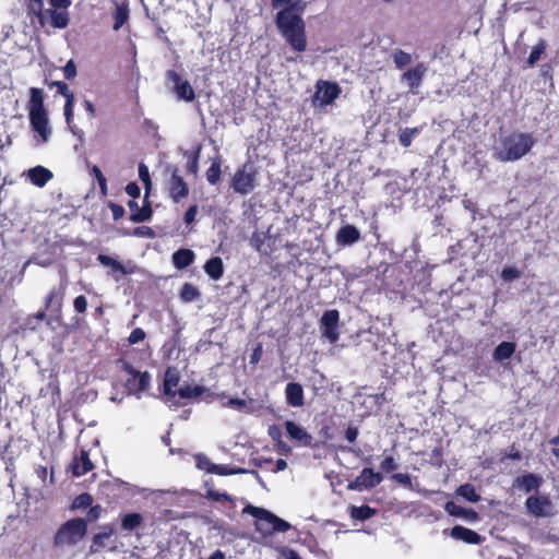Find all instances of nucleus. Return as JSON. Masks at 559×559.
<instances>
[{
  "mask_svg": "<svg viewBox=\"0 0 559 559\" xmlns=\"http://www.w3.org/2000/svg\"><path fill=\"white\" fill-rule=\"evenodd\" d=\"M243 512L251 514L262 524L265 523L267 525L266 530L270 532L285 533L290 528V524L288 522L263 508L247 506L243 509Z\"/></svg>",
  "mask_w": 559,
  "mask_h": 559,
  "instance_id": "obj_5",
  "label": "nucleus"
},
{
  "mask_svg": "<svg viewBox=\"0 0 559 559\" xmlns=\"http://www.w3.org/2000/svg\"><path fill=\"white\" fill-rule=\"evenodd\" d=\"M87 534L83 518H73L62 523L53 535L56 548L73 547Z\"/></svg>",
  "mask_w": 559,
  "mask_h": 559,
  "instance_id": "obj_4",
  "label": "nucleus"
},
{
  "mask_svg": "<svg viewBox=\"0 0 559 559\" xmlns=\"http://www.w3.org/2000/svg\"><path fill=\"white\" fill-rule=\"evenodd\" d=\"M273 9L282 8L275 15L276 27L286 43L297 52L307 49L306 24L301 0H271Z\"/></svg>",
  "mask_w": 559,
  "mask_h": 559,
  "instance_id": "obj_1",
  "label": "nucleus"
},
{
  "mask_svg": "<svg viewBox=\"0 0 559 559\" xmlns=\"http://www.w3.org/2000/svg\"><path fill=\"white\" fill-rule=\"evenodd\" d=\"M195 254L191 249H179L173 254V263L176 269L182 270L193 263Z\"/></svg>",
  "mask_w": 559,
  "mask_h": 559,
  "instance_id": "obj_28",
  "label": "nucleus"
},
{
  "mask_svg": "<svg viewBox=\"0 0 559 559\" xmlns=\"http://www.w3.org/2000/svg\"><path fill=\"white\" fill-rule=\"evenodd\" d=\"M263 355V346L261 343H257L255 346L252 349V353L250 355V364L257 365Z\"/></svg>",
  "mask_w": 559,
  "mask_h": 559,
  "instance_id": "obj_56",
  "label": "nucleus"
},
{
  "mask_svg": "<svg viewBox=\"0 0 559 559\" xmlns=\"http://www.w3.org/2000/svg\"><path fill=\"white\" fill-rule=\"evenodd\" d=\"M444 510L452 516L464 518L472 522L478 520V513L475 510L463 508L454 501H448L444 506Z\"/></svg>",
  "mask_w": 559,
  "mask_h": 559,
  "instance_id": "obj_27",
  "label": "nucleus"
},
{
  "mask_svg": "<svg viewBox=\"0 0 559 559\" xmlns=\"http://www.w3.org/2000/svg\"><path fill=\"white\" fill-rule=\"evenodd\" d=\"M52 173L44 166H35L27 171V177L33 185L43 188L52 178Z\"/></svg>",
  "mask_w": 559,
  "mask_h": 559,
  "instance_id": "obj_24",
  "label": "nucleus"
},
{
  "mask_svg": "<svg viewBox=\"0 0 559 559\" xmlns=\"http://www.w3.org/2000/svg\"><path fill=\"white\" fill-rule=\"evenodd\" d=\"M26 108L32 129L37 132L43 142H46L50 135L48 126V114L44 105V92L38 87L29 88V99Z\"/></svg>",
  "mask_w": 559,
  "mask_h": 559,
  "instance_id": "obj_2",
  "label": "nucleus"
},
{
  "mask_svg": "<svg viewBox=\"0 0 559 559\" xmlns=\"http://www.w3.org/2000/svg\"><path fill=\"white\" fill-rule=\"evenodd\" d=\"M211 473H214L216 475L226 476L231 474L230 471L226 468L224 465H212V467L209 469Z\"/></svg>",
  "mask_w": 559,
  "mask_h": 559,
  "instance_id": "obj_64",
  "label": "nucleus"
},
{
  "mask_svg": "<svg viewBox=\"0 0 559 559\" xmlns=\"http://www.w3.org/2000/svg\"><path fill=\"white\" fill-rule=\"evenodd\" d=\"M189 194V187L185 179L179 175L177 168L171 173L168 182V195L175 202L178 203Z\"/></svg>",
  "mask_w": 559,
  "mask_h": 559,
  "instance_id": "obj_13",
  "label": "nucleus"
},
{
  "mask_svg": "<svg viewBox=\"0 0 559 559\" xmlns=\"http://www.w3.org/2000/svg\"><path fill=\"white\" fill-rule=\"evenodd\" d=\"M50 86H56L57 92L62 95L66 100L70 98H74V94L69 90V86L63 81H53L50 83Z\"/></svg>",
  "mask_w": 559,
  "mask_h": 559,
  "instance_id": "obj_47",
  "label": "nucleus"
},
{
  "mask_svg": "<svg viewBox=\"0 0 559 559\" xmlns=\"http://www.w3.org/2000/svg\"><path fill=\"white\" fill-rule=\"evenodd\" d=\"M126 192L128 195H130L132 198V200H135L140 197L141 189L136 182L132 181L126 186Z\"/></svg>",
  "mask_w": 559,
  "mask_h": 559,
  "instance_id": "obj_61",
  "label": "nucleus"
},
{
  "mask_svg": "<svg viewBox=\"0 0 559 559\" xmlns=\"http://www.w3.org/2000/svg\"><path fill=\"white\" fill-rule=\"evenodd\" d=\"M287 437L301 445L311 447L312 445V436L307 432L302 427L297 425L295 421L287 420L284 424Z\"/></svg>",
  "mask_w": 559,
  "mask_h": 559,
  "instance_id": "obj_16",
  "label": "nucleus"
},
{
  "mask_svg": "<svg viewBox=\"0 0 559 559\" xmlns=\"http://www.w3.org/2000/svg\"><path fill=\"white\" fill-rule=\"evenodd\" d=\"M130 11L128 4H117L116 10L112 14L114 17V26L115 31L120 29L129 20Z\"/></svg>",
  "mask_w": 559,
  "mask_h": 559,
  "instance_id": "obj_32",
  "label": "nucleus"
},
{
  "mask_svg": "<svg viewBox=\"0 0 559 559\" xmlns=\"http://www.w3.org/2000/svg\"><path fill=\"white\" fill-rule=\"evenodd\" d=\"M166 78L169 82L174 84V91L178 98L183 99L186 102H192L195 98V93L187 80H182L180 74L175 70H168L166 73Z\"/></svg>",
  "mask_w": 559,
  "mask_h": 559,
  "instance_id": "obj_12",
  "label": "nucleus"
},
{
  "mask_svg": "<svg viewBox=\"0 0 559 559\" xmlns=\"http://www.w3.org/2000/svg\"><path fill=\"white\" fill-rule=\"evenodd\" d=\"M63 74L67 80H72L76 76V66L72 59L63 67Z\"/></svg>",
  "mask_w": 559,
  "mask_h": 559,
  "instance_id": "obj_55",
  "label": "nucleus"
},
{
  "mask_svg": "<svg viewBox=\"0 0 559 559\" xmlns=\"http://www.w3.org/2000/svg\"><path fill=\"white\" fill-rule=\"evenodd\" d=\"M98 261L105 266L112 267L115 271L123 272V265L119 261L115 260L109 255L99 254Z\"/></svg>",
  "mask_w": 559,
  "mask_h": 559,
  "instance_id": "obj_46",
  "label": "nucleus"
},
{
  "mask_svg": "<svg viewBox=\"0 0 559 559\" xmlns=\"http://www.w3.org/2000/svg\"><path fill=\"white\" fill-rule=\"evenodd\" d=\"M108 207L110 209V211L112 213L114 221H119L120 218H122L124 216V213H126L124 209L120 204L109 201Z\"/></svg>",
  "mask_w": 559,
  "mask_h": 559,
  "instance_id": "obj_53",
  "label": "nucleus"
},
{
  "mask_svg": "<svg viewBox=\"0 0 559 559\" xmlns=\"http://www.w3.org/2000/svg\"><path fill=\"white\" fill-rule=\"evenodd\" d=\"M44 0H31L27 5L28 14H33L38 19L41 27L45 26Z\"/></svg>",
  "mask_w": 559,
  "mask_h": 559,
  "instance_id": "obj_35",
  "label": "nucleus"
},
{
  "mask_svg": "<svg viewBox=\"0 0 559 559\" xmlns=\"http://www.w3.org/2000/svg\"><path fill=\"white\" fill-rule=\"evenodd\" d=\"M45 17H50V25L55 28H66L69 25L70 16L68 10L47 9L44 10Z\"/></svg>",
  "mask_w": 559,
  "mask_h": 559,
  "instance_id": "obj_26",
  "label": "nucleus"
},
{
  "mask_svg": "<svg viewBox=\"0 0 559 559\" xmlns=\"http://www.w3.org/2000/svg\"><path fill=\"white\" fill-rule=\"evenodd\" d=\"M520 276H521L520 271L513 266H507L501 272V277L508 282L518 280Z\"/></svg>",
  "mask_w": 559,
  "mask_h": 559,
  "instance_id": "obj_50",
  "label": "nucleus"
},
{
  "mask_svg": "<svg viewBox=\"0 0 559 559\" xmlns=\"http://www.w3.org/2000/svg\"><path fill=\"white\" fill-rule=\"evenodd\" d=\"M391 478L403 485L404 487H411L412 486V478L407 473H395L391 476Z\"/></svg>",
  "mask_w": 559,
  "mask_h": 559,
  "instance_id": "obj_54",
  "label": "nucleus"
},
{
  "mask_svg": "<svg viewBox=\"0 0 559 559\" xmlns=\"http://www.w3.org/2000/svg\"><path fill=\"white\" fill-rule=\"evenodd\" d=\"M286 403L290 407H302L305 405V394L302 385L298 382H289L285 388Z\"/></svg>",
  "mask_w": 559,
  "mask_h": 559,
  "instance_id": "obj_20",
  "label": "nucleus"
},
{
  "mask_svg": "<svg viewBox=\"0 0 559 559\" xmlns=\"http://www.w3.org/2000/svg\"><path fill=\"white\" fill-rule=\"evenodd\" d=\"M202 146L199 144L194 151L189 155L188 162H187V171L192 175H197L199 170V158L201 153Z\"/></svg>",
  "mask_w": 559,
  "mask_h": 559,
  "instance_id": "obj_42",
  "label": "nucleus"
},
{
  "mask_svg": "<svg viewBox=\"0 0 559 559\" xmlns=\"http://www.w3.org/2000/svg\"><path fill=\"white\" fill-rule=\"evenodd\" d=\"M341 92L337 83L320 80L317 83L314 99L319 100L320 106H328L340 96Z\"/></svg>",
  "mask_w": 559,
  "mask_h": 559,
  "instance_id": "obj_11",
  "label": "nucleus"
},
{
  "mask_svg": "<svg viewBox=\"0 0 559 559\" xmlns=\"http://www.w3.org/2000/svg\"><path fill=\"white\" fill-rule=\"evenodd\" d=\"M145 337H146L145 331L141 328H135L134 330H132V332L128 336V344L134 345L136 343L144 341Z\"/></svg>",
  "mask_w": 559,
  "mask_h": 559,
  "instance_id": "obj_48",
  "label": "nucleus"
},
{
  "mask_svg": "<svg viewBox=\"0 0 559 559\" xmlns=\"http://www.w3.org/2000/svg\"><path fill=\"white\" fill-rule=\"evenodd\" d=\"M456 493L469 502H478L480 500V496L476 492L475 487L468 483L459 486Z\"/></svg>",
  "mask_w": 559,
  "mask_h": 559,
  "instance_id": "obj_36",
  "label": "nucleus"
},
{
  "mask_svg": "<svg viewBox=\"0 0 559 559\" xmlns=\"http://www.w3.org/2000/svg\"><path fill=\"white\" fill-rule=\"evenodd\" d=\"M221 174H222V170H221V159L218 157H216L211 166L209 167V169L206 170V180L211 183V185H216L219 179H221Z\"/></svg>",
  "mask_w": 559,
  "mask_h": 559,
  "instance_id": "obj_39",
  "label": "nucleus"
},
{
  "mask_svg": "<svg viewBox=\"0 0 559 559\" xmlns=\"http://www.w3.org/2000/svg\"><path fill=\"white\" fill-rule=\"evenodd\" d=\"M197 214H198V205L197 204L190 205L183 215V222L187 225L192 224L195 221Z\"/></svg>",
  "mask_w": 559,
  "mask_h": 559,
  "instance_id": "obj_57",
  "label": "nucleus"
},
{
  "mask_svg": "<svg viewBox=\"0 0 559 559\" xmlns=\"http://www.w3.org/2000/svg\"><path fill=\"white\" fill-rule=\"evenodd\" d=\"M451 537L456 539V540H462L466 544H472V545H478L481 543V536L471 530V528H467L465 526H462V525H455L451 528V533H450Z\"/></svg>",
  "mask_w": 559,
  "mask_h": 559,
  "instance_id": "obj_21",
  "label": "nucleus"
},
{
  "mask_svg": "<svg viewBox=\"0 0 559 559\" xmlns=\"http://www.w3.org/2000/svg\"><path fill=\"white\" fill-rule=\"evenodd\" d=\"M546 50V43L545 40L540 39L531 50V53L527 58V64L528 67H533L540 57L545 53Z\"/></svg>",
  "mask_w": 559,
  "mask_h": 559,
  "instance_id": "obj_41",
  "label": "nucleus"
},
{
  "mask_svg": "<svg viewBox=\"0 0 559 559\" xmlns=\"http://www.w3.org/2000/svg\"><path fill=\"white\" fill-rule=\"evenodd\" d=\"M527 512L536 518L551 516L555 514V506L545 495L530 496L525 501Z\"/></svg>",
  "mask_w": 559,
  "mask_h": 559,
  "instance_id": "obj_9",
  "label": "nucleus"
},
{
  "mask_svg": "<svg viewBox=\"0 0 559 559\" xmlns=\"http://www.w3.org/2000/svg\"><path fill=\"white\" fill-rule=\"evenodd\" d=\"M224 405L241 411L247 407V401L239 397H230Z\"/></svg>",
  "mask_w": 559,
  "mask_h": 559,
  "instance_id": "obj_59",
  "label": "nucleus"
},
{
  "mask_svg": "<svg viewBox=\"0 0 559 559\" xmlns=\"http://www.w3.org/2000/svg\"><path fill=\"white\" fill-rule=\"evenodd\" d=\"M534 144L531 133L509 134L502 139V148L496 153V158L500 162L519 160L532 150Z\"/></svg>",
  "mask_w": 559,
  "mask_h": 559,
  "instance_id": "obj_3",
  "label": "nucleus"
},
{
  "mask_svg": "<svg viewBox=\"0 0 559 559\" xmlns=\"http://www.w3.org/2000/svg\"><path fill=\"white\" fill-rule=\"evenodd\" d=\"M68 286L67 276H64L58 287H53L50 289L48 295L45 298V308L49 309L55 307L57 310H60L62 307L63 298L66 295Z\"/></svg>",
  "mask_w": 559,
  "mask_h": 559,
  "instance_id": "obj_19",
  "label": "nucleus"
},
{
  "mask_svg": "<svg viewBox=\"0 0 559 559\" xmlns=\"http://www.w3.org/2000/svg\"><path fill=\"white\" fill-rule=\"evenodd\" d=\"M144 518L138 512L126 513L121 515V530L126 532H133L142 526Z\"/></svg>",
  "mask_w": 559,
  "mask_h": 559,
  "instance_id": "obj_29",
  "label": "nucleus"
},
{
  "mask_svg": "<svg viewBox=\"0 0 559 559\" xmlns=\"http://www.w3.org/2000/svg\"><path fill=\"white\" fill-rule=\"evenodd\" d=\"M104 512H105V509L100 504H92L88 508L85 518H83V520L85 521L87 531H88V523H94V522L98 521L102 518Z\"/></svg>",
  "mask_w": 559,
  "mask_h": 559,
  "instance_id": "obj_40",
  "label": "nucleus"
},
{
  "mask_svg": "<svg viewBox=\"0 0 559 559\" xmlns=\"http://www.w3.org/2000/svg\"><path fill=\"white\" fill-rule=\"evenodd\" d=\"M516 349V344L513 342H501L493 350L492 357L497 361H502L511 358Z\"/></svg>",
  "mask_w": 559,
  "mask_h": 559,
  "instance_id": "obj_31",
  "label": "nucleus"
},
{
  "mask_svg": "<svg viewBox=\"0 0 559 559\" xmlns=\"http://www.w3.org/2000/svg\"><path fill=\"white\" fill-rule=\"evenodd\" d=\"M417 133H418L417 128H405L399 134L400 144L404 147L411 146L413 139H414L415 134H417Z\"/></svg>",
  "mask_w": 559,
  "mask_h": 559,
  "instance_id": "obj_43",
  "label": "nucleus"
},
{
  "mask_svg": "<svg viewBox=\"0 0 559 559\" xmlns=\"http://www.w3.org/2000/svg\"><path fill=\"white\" fill-rule=\"evenodd\" d=\"M255 170L252 166L245 164L238 168L231 178L230 187L239 194L247 195L255 188Z\"/></svg>",
  "mask_w": 559,
  "mask_h": 559,
  "instance_id": "obj_6",
  "label": "nucleus"
},
{
  "mask_svg": "<svg viewBox=\"0 0 559 559\" xmlns=\"http://www.w3.org/2000/svg\"><path fill=\"white\" fill-rule=\"evenodd\" d=\"M399 464L396 463L395 459L391 455L385 456L382 462L380 463L381 471L385 473H391L397 469Z\"/></svg>",
  "mask_w": 559,
  "mask_h": 559,
  "instance_id": "obj_49",
  "label": "nucleus"
},
{
  "mask_svg": "<svg viewBox=\"0 0 559 559\" xmlns=\"http://www.w3.org/2000/svg\"><path fill=\"white\" fill-rule=\"evenodd\" d=\"M73 307H74V310L78 312V313H84L87 309V299L85 296L83 295H80L78 297L74 298L73 300Z\"/></svg>",
  "mask_w": 559,
  "mask_h": 559,
  "instance_id": "obj_52",
  "label": "nucleus"
},
{
  "mask_svg": "<svg viewBox=\"0 0 559 559\" xmlns=\"http://www.w3.org/2000/svg\"><path fill=\"white\" fill-rule=\"evenodd\" d=\"M73 105H74V98H70L66 100L64 104V117L67 123L70 126L73 120Z\"/></svg>",
  "mask_w": 559,
  "mask_h": 559,
  "instance_id": "obj_60",
  "label": "nucleus"
},
{
  "mask_svg": "<svg viewBox=\"0 0 559 559\" xmlns=\"http://www.w3.org/2000/svg\"><path fill=\"white\" fill-rule=\"evenodd\" d=\"M148 195L145 193L143 200V206H139L135 200H129L127 205L131 212L129 219L133 223H143L150 221L153 215V210L151 206V202L148 201Z\"/></svg>",
  "mask_w": 559,
  "mask_h": 559,
  "instance_id": "obj_14",
  "label": "nucleus"
},
{
  "mask_svg": "<svg viewBox=\"0 0 559 559\" xmlns=\"http://www.w3.org/2000/svg\"><path fill=\"white\" fill-rule=\"evenodd\" d=\"M139 177L144 185L145 193L150 194L152 189V181L148 167L144 163L139 164Z\"/></svg>",
  "mask_w": 559,
  "mask_h": 559,
  "instance_id": "obj_44",
  "label": "nucleus"
},
{
  "mask_svg": "<svg viewBox=\"0 0 559 559\" xmlns=\"http://www.w3.org/2000/svg\"><path fill=\"white\" fill-rule=\"evenodd\" d=\"M50 5L57 10H68L71 5V0H49Z\"/></svg>",
  "mask_w": 559,
  "mask_h": 559,
  "instance_id": "obj_62",
  "label": "nucleus"
},
{
  "mask_svg": "<svg viewBox=\"0 0 559 559\" xmlns=\"http://www.w3.org/2000/svg\"><path fill=\"white\" fill-rule=\"evenodd\" d=\"M205 391L206 389L202 385L186 384L176 391V396L179 399H193L201 396Z\"/></svg>",
  "mask_w": 559,
  "mask_h": 559,
  "instance_id": "obj_34",
  "label": "nucleus"
},
{
  "mask_svg": "<svg viewBox=\"0 0 559 559\" xmlns=\"http://www.w3.org/2000/svg\"><path fill=\"white\" fill-rule=\"evenodd\" d=\"M394 63L399 69L404 68L409 64L412 61V57L408 52H405L401 49H397L393 55Z\"/></svg>",
  "mask_w": 559,
  "mask_h": 559,
  "instance_id": "obj_45",
  "label": "nucleus"
},
{
  "mask_svg": "<svg viewBox=\"0 0 559 559\" xmlns=\"http://www.w3.org/2000/svg\"><path fill=\"white\" fill-rule=\"evenodd\" d=\"M115 534V526L112 523H106L99 527V532L93 535L90 546V552L96 554L102 551L107 546V542Z\"/></svg>",
  "mask_w": 559,
  "mask_h": 559,
  "instance_id": "obj_15",
  "label": "nucleus"
},
{
  "mask_svg": "<svg viewBox=\"0 0 559 559\" xmlns=\"http://www.w3.org/2000/svg\"><path fill=\"white\" fill-rule=\"evenodd\" d=\"M357 437H358V429H357V427L349 426L345 430V439L349 443H354L356 441Z\"/></svg>",
  "mask_w": 559,
  "mask_h": 559,
  "instance_id": "obj_63",
  "label": "nucleus"
},
{
  "mask_svg": "<svg viewBox=\"0 0 559 559\" xmlns=\"http://www.w3.org/2000/svg\"><path fill=\"white\" fill-rule=\"evenodd\" d=\"M340 312L336 309L326 310L320 320L322 335L329 340L330 343H336L340 337L338 333Z\"/></svg>",
  "mask_w": 559,
  "mask_h": 559,
  "instance_id": "obj_10",
  "label": "nucleus"
},
{
  "mask_svg": "<svg viewBox=\"0 0 559 559\" xmlns=\"http://www.w3.org/2000/svg\"><path fill=\"white\" fill-rule=\"evenodd\" d=\"M426 71L427 69L424 63H418L403 73L402 81L406 82L408 87L414 91L420 86Z\"/></svg>",
  "mask_w": 559,
  "mask_h": 559,
  "instance_id": "obj_22",
  "label": "nucleus"
},
{
  "mask_svg": "<svg viewBox=\"0 0 559 559\" xmlns=\"http://www.w3.org/2000/svg\"><path fill=\"white\" fill-rule=\"evenodd\" d=\"M133 236L153 238L155 236L153 229L148 226L135 227L132 231Z\"/></svg>",
  "mask_w": 559,
  "mask_h": 559,
  "instance_id": "obj_58",
  "label": "nucleus"
},
{
  "mask_svg": "<svg viewBox=\"0 0 559 559\" xmlns=\"http://www.w3.org/2000/svg\"><path fill=\"white\" fill-rule=\"evenodd\" d=\"M122 370L130 374V378L126 381V389L133 394H139L147 390L151 376L147 371L141 372L134 369L130 362H123Z\"/></svg>",
  "mask_w": 559,
  "mask_h": 559,
  "instance_id": "obj_7",
  "label": "nucleus"
},
{
  "mask_svg": "<svg viewBox=\"0 0 559 559\" xmlns=\"http://www.w3.org/2000/svg\"><path fill=\"white\" fill-rule=\"evenodd\" d=\"M360 239L359 230L350 224L342 226L336 234V242L340 246H352Z\"/></svg>",
  "mask_w": 559,
  "mask_h": 559,
  "instance_id": "obj_23",
  "label": "nucleus"
},
{
  "mask_svg": "<svg viewBox=\"0 0 559 559\" xmlns=\"http://www.w3.org/2000/svg\"><path fill=\"white\" fill-rule=\"evenodd\" d=\"M93 501H94V499L91 493L82 492L73 499L70 509L71 510L86 509L93 504Z\"/></svg>",
  "mask_w": 559,
  "mask_h": 559,
  "instance_id": "obj_38",
  "label": "nucleus"
},
{
  "mask_svg": "<svg viewBox=\"0 0 559 559\" xmlns=\"http://www.w3.org/2000/svg\"><path fill=\"white\" fill-rule=\"evenodd\" d=\"M376 513H377V510L367 504H364L360 507L350 506V508H349L350 518L354 520H358V521L369 520Z\"/></svg>",
  "mask_w": 559,
  "mask_h": 559,
  "instance_id": "obj_33",
  "label": "nucleus"
},
{
  "mask_svg": "<svg viewBox=\"0 0 559 559\" xmlns=\"http://www.w3.org/2000/svg\"><path fill=\"white\" fill-rule=\"evenodd\" d=\"M94 468V464L90 459L88 452L81 450L71 462L70 471L74 477H80Z\"/></svg>",
  "mask_w": 559,
  "mask_h": 559,
  "instance_id": "obj_17",
  "label": "nucleus"
},
{
  "mask_svg": "<svg viewBox=\"0 0 559 559\" xmlns=\"http://www.w3.org/2000/svg\"><path fill=\"white\" fill-rule=\"evenodd\" d=\"M383 480V476L379 472H374L370 467L361 469L359 475L352 481L348 483L347 489L355 491L370 490Z\"/></svg>",
  "mask_w": 559,
  "mask_h": 559,
  "instance_id": "obj_8",
  "label": "nucleus"
},
{
  "mask_svg": "<svg viewBox=\"0 0 559 559\" xmlns=\"http://www.w3.org/2000/svg\"><path fill=\"white\" fill-rule=\"evenodd\" d=\"M543 484V478L536 474L527 473L522 476H518L513 480V488L522 490L526 493L537 490Z\"/></svg>",
  "mask_w": 559,
  "mask_h": 559,
  "instance_id": "obj_18",
  "label": "nucleus"
},
{
  "mask_svg": "<svg viewBox=\"0 0 559 559\" xmlns=\"http://www.w3.org/2000/svg\"><path fill=\"white\" fill-rule=\"evenodd\" d=\"M180 378L178 372L173 368H167L164 382H163V393L170 399L176 397V386L179 384Z\"/></svg>",
  "mask_w": 559,
  "mask_h": 559,
  "instance_id": "obj_25",
  "label": "nucleus"
},
{
  "mask_svg": "<svg viewBox=\"0 0 559 559\" xmlns=\"http://www.w3.org/2000/svg\"><path fill=\"white\" fill-rule=\"evenodd\" d=\"M269 435L273 440H276L278 442V447L285 451L288 452L290 449L281 440V430L276 426H271L269 429Z\"/></svg>",
  "mask_w": 559,
  "mask_h": 559,
  "instance_id": "obj_51",
  "label": "nucleus"
},
{
  "mask_svg": "<svg viewBox=\"0 0 559 559\" xmlns=\"http://www.w3.org/2000/svg\"><path fill=\"white\" fill-rule=\"evenodd\" d=\"M199 297H200V292L198 290V288L194 285H192L190 283L183 284V286L181 287V290H180V298L182 301L192 302L195 299H198Z\"/></svg>",
  "mask_w": 559,
  "mask_h": 559,
  "instance_id": "obj_37",
  "label": "nucleus"
},
{
  "mask_svg": "<svg viewBox=\"0 0 559 559\" xmlns=\"http://www.w3.org/2000/svg\"><path fill=\"white\" fill-rule=\"evenodd\" d=\"M205 273L214 281L219 280L224 274V264L219 257L209 259L204 264Z\"/></svg>",
  "mask_w": 559,
  "mask_h": 559,
  "instance_id": "obj_30",
  "label": "nucleus"
}]
</instances>
